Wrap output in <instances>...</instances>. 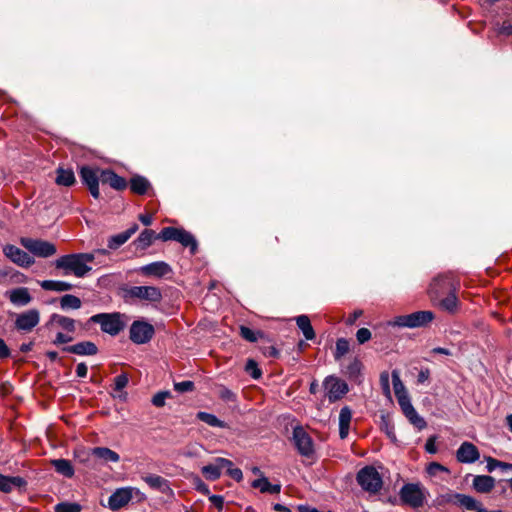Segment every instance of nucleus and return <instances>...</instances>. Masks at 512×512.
Instances as JSON below:
<instances>
[{
  "mask_svg": "<svg viewBox=\"0 0 512 512\" xmlns=\"http://www.w3.org/2000/svg\"><path fill=\"white\" fill-rule=\"evenodd\" d=\"M195 486H196V490L204 495H209L210 494V490H209V487L200 479V478H196L195 480Z\"/></svg>",
  "mask_w": 512,
  "mask_h": 512,
  "instance_id": "nucleus-58",
  "label": "nucleus"
},
{
  "mask_svg": "<svg viewBox=\"0 0 512 512\" xmlns=\"http://www.w3.org/2000/svg\"><path fill=\"white\" fill-rule=\"evenodd\" d=\"M500 465H501V461L497 460V459H494L492 457H488L487 458V470L489 472H492L494 471L496 468H500Z\"/></svg>",
  "mask_w": 512,
  "mask_h": 512,
  "instance_id": "nucleus-61",
  "label": "nucleus"
},
{
  "mask_svg": "<svg viewBox=\"0 0 512 512\" xmlns=\"http://www.w3.org/2000/svg\"><path fill=\"white\" fill-rule=\"evenodd\" d=\"M194 382L186 380L174 383V390L179 393L191 392L194 390Z\"/></svg>",
  "mask_w": 512,
  "mask_h": 512,
  "instance_id": "nucleus-49",
  "label": "nucleus"
},
{
  "mask_svg": "<svg viewBox=\"0 0 512 512\" xmlns=\"http://www.w3.org/2000/svg\"><path fill=\"white\" fill-rule=\"evenodd\" d=\"M362 314H363V311H362V310H355L352 314H350V315H349V317L347 318L346 323H347L348 325H353V324L356 322V320H357L360 316H362Z\"/></svg>",
  "mask_w": 512,
  "mask_h": 512,
  "instance_id": "nucleus-63",
  "label": "nucleus"
},
{
  "mask_svg": "<svg viewBox=\"0 0 512 512\" xmlns=\"http://www.w3.org/2000/svg\"><path fill=\"white\" fill-rule=\"evenodd\" d=\"M143 480L149 485L150 488L161 492L167 496H173V490L170 487L169 481L159 475L150 474L143 477Z\"/></svg>",
  "mask_w": 512,
  "mask_h": 512,
  "instance_id": "nucleus-20",
  "label": "nucleus"
},
{
  "mask_svg": "<svg viewBox=\"0 0 512 512\" xmlns=\"http://www.w3.org/2000/svg\"><path fill=\"white\" fill-rule=\"evenodd\" d=\"M20 244L33 255L41 258L51 257L57 251L53 243L41 239L22 237Z\"/></svg>",
  "mask_w": 512,
  "mask_h": 512,
  "instance_id": "nucleus-9",
  "label": "nucleus"
},
{
  "mask_svg": "<svg viewBox=\"0 0 512 512\" xmlns=\"http://www.w3.org/2000/svg\"><path fill=\"white\" fill-rule=\"evenodd\" d=\"M138 225L134 223L130 228H128L126 231L113 235L108 239V248L112 250H116L123 244H125L130 237L135 234L138 230Z\"/></svg>",
  "mask_w": 512,
  "mask_h": 512,
  "instance_id": "nucleus-26",
  "label": "nucleus"
},
{
  "mask_svg": "<svg viewBox=\"0 0 512 512\" xmlns=\"http://www.w3.org/2000/svg\"><path fill=\"white\" fill-rule=\"evenodd\" d=\"M92 455L99 459H102L104 462L116 463L120 460V456L118 453L106 447L93 448Z\"/></svg>",
  "mask_w": 512,
  "mask_h": 512,
  "instance_id": "nucleus-36",
  "label": "nucleus"
},
{
  "mask_svg": "<svg viewBox=\"0 0 512 512\" xmlns=\"http://www.w3.org/2000/svg\"><path fill=\"white\" fill-rule=\"evenodd\" d=\"M252 487L259 489L261 493L278 494L281 491L280 484H271L264 476L255 479L252 482Z\"/></svg>",
  "mask_w": 512,
  "mask_h": 512,
  "instance_id": "nucleus-30",
  "label": "nucleus"
},
{
  "mask_svg": "<svg viewBox=\"0 0 512 512\" xmlns=\"http://www.w3.org/2000/svg\"><path fill=\"white\" fill-rule=\"evenodd\" d=\"M293 440L299 453L303 456H310L313 451V442L308 433L300 426L293 430Z\"/></svg>",
  "mask_w": 512,
  "mask_h": 512,
  "instance_id": "nucleus-15",
  "label": "nucleus"
},
{
  "mask_svg": "<svg viewBox=\"0 0 512 512\" xmlns=\"http://www.w3.org/2000/svg\"><path fill=\"white\" fill-rule=\"evenodd\" d=\"M210 502L221 512L224 509V497L221 495H209Z\"/></svg>",
  "mask_w": 512,
  "mask_h": 512,
  "instance_id": "nucleus-54",
  "label": "nucleus"
},
{
  "mask_svg": "<svg viewBox=\"0 0 512 512\" xmlns=\"http://www.w3.org/2000/svg\"><path fill=\"white\" fill-rule=\"evenodd\" d=\"M219 397L226 402L236 401V394L224 386H221L219 389Z\"/></svg>",
  "mask_w": 512,
  "mask_h": 512,
  "instance_id": "nucleus-51",
  "label": "nucleus"
},
{
  "mask_svg": "<svg viewBox=\"0 0 512 512\" xmlns=\"http://www.w3.org/2000/svg\"><path fill=\"white\" fill-rule=\"evenodd\" d=\"M26 485V481L19 476L9 477L0 474V491L8 493L14 487H22Z\"/></svg>",
  "mask_w": 512,
  "mask_h": 512,
  "instance_id": "nucleus-31",
  "label": "nucleus"
},
{
  "mask_svg": "<svg viewBox=\"0 0 512 512\" xmlns=\"http://www.w3.org/2000/svg\"><path fill=\"white\" fill-rule=\"evenodd\" d=\"M348 373L351 377L358 376L360 374L361 370V363L358 360H354L349 366H348Z\"/></svg>",
  "mask_w": 512,
  "mask_h": 512,
  "instance_id": "nucleus-56",
  "label": "nucleus"
},
{
  "mask_svg": "<svg viewBox=\"0 0 512 512\" xmlns=\"http://www.w3.org/2000/svg\"><path fill=\"white\" fill-rule=\"evenodd\" d=\"M168 397H170V392L160 391L153 396L151 402L156 407H163L165 405V401Z\"/></svg>",
  "mask_w": 512,
  "mask_h": 512,
  "instance_id": "nucleus-48",
  "label": "nucleus"
},
{
  "mask_svg": "<svg viewBox=\"0 0 512 512\" xmlns=\"http://www.w3.org/2000/svg\"><path fill=\"white\" fill-rule=\"evenodd\" d=\"M429 493L421 483H406L399 491L401 503L413 509L424 506Z\"/></svg>",
  "mask_w": 512,
  "mask_h": 512,
  "instance_id": "nucleus-1",
  "label": "nucleus"
},
{
  "mask_svg": "<svg viewBox=\"0 0 512 512\" xmlns=\"http://www.w3.org/2000/svg\"><path fill=\"white\" fill-rule=\"evenodd\" d=\"M10 356V349L5 341L0 338V359H6Z\"/></svg>",
  "mask_w": 512,
  "mask_h": 512,
  "instance_id": "nucleus-60",
  "label": "nucleus"
},
{
  "mask_svg": "<svg viewBox=\"0 0 512 512\" xmlns=\"http://www.w3.org/2000/svg\"><path fill=\"white\" fill-rule=\"evenodd\" d=\"M150 187V182L143 176L137 175L130 180V189L135 194L144 195L148 192Z\"/></svg>",
  "mask_w": 512,
  "mask_h": 512,
  "instance_id": "nucleus-33",
  "label": "nucleus"
},
{
  "mask_svg": "<svg viewBox=\"0 0 512 512\" xmlns=\"http://www.w3.org/2000/svg\"><path fill=\"white\" fill-rule=\"evenodd\" d=\"M8 298L15 306H26L32 301L28 288L19 287L7 292Z\"/></svg>",
  "mask_w": 512,
  "mask_h": 512,
  "instance_id": "nucleus-25",
  "label": "nucleus"
},
{
  "mask_svg": "<svg viewBox=\"0 0 512 512\" xmlns=\"http://www.w3.org/2000/svg\"><path fill=\"white\" fill-rule=\"evenodd\" d=\"M130 340L135 344H145L154 335V327L145 321H134L130 326Z\"/></svg>",
  "mask_w": 512,
  "mask_h": 512,
  "instance_id": "nucleus-11",
  "label": "nucleus"
},
{
  "mask_svg": "<svg viewBox=\"0 0 512 512\" xmlns=\"http://www.w3.org/2000/svg\"><path fill=\"white\" fill-rule=\"evenodd\" d=\"M246 372L254 379L260 378L262 372L258 368L257 363L253 359H249L245 365Z\"/></svg>",
  "mask_w": 512,
  "mask_h": 512,
  "instance_id": "nucleus-47",
  "label": "nucleus"
},
{
  "mask_svg": "<svg viewBox=\"0 0 512 512\" xmlns=\"http://www.w3.org/2000/svg\"><path fill=\"white\" fill-rule=\"evenodd\" d=\"M480 452L471 442H463L456 451V459L460 463L471 464L479 460Z\"/></svg>",
  "mask_w": 512,
  "mask_h": 512,
  "instance_id": "nucleus-18",
  "label": "nucleus"
},
{
  "mask_svg": "<svg viewBox=\"0 0 512 512\" xmlns=\"http://www.w3.org/2000/svg\"><path fill=\"white\" fill-rule=\"evenodd\" d=\"M296 324L307 340L315 338V332L308 316L300 315L296 318Z\"/></svg>",
  "mask_w": 512,
  "mask_h": 512,
  "instance_id": "nucleus-39",
  "label": "nucleus"
},
{
  "mask_svg": "<svg viewBox=\"0 0 512 512\" xmlns=\"http://www.w3.org/2000/svg\"><path fill=\"white\" fill-rule=\"evenodd\" d=\"M64 351L80 356H92L97 354L98 348L91 341H83L63 348Z\"/></svg>",
  "mask_w": 512,
  "mask_h": 512,
  "instance_id": "nucleus-24",
  "label": "nucleus"
},
{
  "mask_svg": "<svg viewBox=\"0 0 512 512\" xmlns=\"http://www.w3.org/2000/svg\"><path fill=\"white\" fill-rule=\"evenodd\" d=\"M433 303L434 305L440 307L442 310L447 311L449 313L456 312L458 308V298L456 296V291H453L437 299V301Z\"/></svg>",
  "mask_w": 512,
  "mask_h": 512,
  "instance_id": "nucleus-29",
  "label": "nucleus"
},
{
  "mask_svg": "<svg viewBox=\"0 0 512 512\" xmlns=\"http://www.w3.org/2000/svg\"><path fill=\"white\" fill-rule=\"evenodd\" d=\"M40 322V312L29 309L16 315L15 328L22 332H31Z\"/></svg>",
  "mask_w": 512,
  "mask_h": 512,
  "instance_id": "nucleus-12",
  "label": "nucleus"
},
{
  "mask_svg": "<svg viewBox=\"0 0 512 512\" xmlns=\"http://www.w3.org/2000/svg\"><path fill=\"white\" fill-rule=\"evenodd\" d=\"M130 298H136L148 302H159L162 299L161 290L155 286H133L127 292Z\"/></svg>",
  "mask_w": 512,
  "mask_h": 512,
  "instance_id": "nucleus-13",
  "label": "nucleus"
},
{
  "mask_svg": "<svg viewBox=\"0 0 512 512\" xmlns=\"http://www.w3.org/2000/svg\"><path fill=\"white\" fill-rule=\"evenodd\" d=\"M90 322L99 324L104 333L116 336L124 330L126 317L119 312L99 313L90 317Z\"/></svg>",
  "mask_w": 512,
  "mask_h": 512,
  "instance_id": "nucleus-2",
  "label": "nucleus"
},
{
  "mask_svg": "<svg viewBox=\"0 0 512 512\" xmlns=\"http://www.w3.org/2000/svg\"><path fill=\"white\" fill-rule=\"evenodd\" d=\"M3 253L11 262L20 267L28 268L35 262L27 252L12 244H6L3 247Z\"/></svg>",
  "mask_w": 512,
  "mask_h": 512,
  "instance_id": "nucleus-14",
  "label": "nucleus"
},
{
  "mask_svg": "<svg viewBox=\"0 0 512 512\" xmlns=\"http://www.w3.org/2000/svg\"><path fill=\"white\" fill-rule=\"evenodd\" d=\"M425 449L430 454L436 453L437 450H436V446H435V438L434 437H431L427 440V442L425 444Z\"/></svg>",
  "mask_w": 512,
  "mask_h": 512,
  "instance_id": "nucleus-64",
  "label": "nucleus"
},
{
  "mask_svg": "<svg viewBox=\"0 0 512 512\" xmlns=\"http://www.w3.org/2000/svg\"><path fill=\"white\" fill-rule=\"evenodd\" d=\"M197 419L200 421L206 423L207 425L211 427H218V428H227V424L217 418L214 414L200 411L197 413Z\"/></svg>",
  "mask_w": 512,
  "mask_h": 512,
  "instance_id": "nucleus-42",
  "label": "nucleus"
},
{
  "mask_svg": "<svg viewBox=\"0 0 512 512\" xmlns=\"http://www.w3.org/2000/svg\"><path fill=\"white\" fill-rule=\"evenodd\" d=\"M323 386L330 402L340 400L348 392L347 383L333 375L325 378Z\"/></svg>",
  "mask_w": 512,
  "mask_h": 512,
  "instance_id": "nucleus-10",
  "label": "nucleus"
},
{
  "mask_svg": "<svg viewBox=\"0 0 512 512\" xmlns=\"http://www.w3.org/2000/svg\"><path fill=\"white\" fill-rule=\"evenodd\" d=\"M51 463L59 474L68 478H71L74 475V468L69 460L55 459L52 460Z\"/></svg>",
  "mask_w": 512,
  "mask_h": 512,
  "instance_id": "nucleus-40",
  "label": "nucleus"
},
{
  "mask_svg": "<svg viewBox=\"0 0 512 512\" xmlns=\"http://www.w3.org/2000/svg\"><path fill=\"white\" fill-rule=\"evenodd\" d=\"M399 406L403 414L409 420V422L413 424L416 428L422 430L426 427V421L424 420V418L419 416V414L413 407L410 399L403 398L402 401L400 400Z\"/></svg>",
  "mask_w": 512,
  "mask_h": 512,
  "instance_id": "nucleus-19",
  "label": "nucleus"
},
{
  "mask_svg": "<svg viewBox=\"0 0 512 512\" xmlns=\"http://www.w3.org/2000/svg\"><path fill=\"white\" fill-rule=\"evenodd\" d=\"M102 184H108L111 188L122 191L127 187L125 178L117 175L112 170H103L100 174Z\"/></svg>",
  "mask_w": 512,
  "mask_h": 512,
  "instance_id": "nucleus-22",
  "label": "nucleus"
},
{
  "mask_svg": "<svg viewBox=\"0 0 512 512\" xmlns=\"http://www.w3.org/2000/svg\"><path fill=\"white\" fill-rule=\"evenodd\" d=\"M392 383H393V389L395 396L397 398L398 404L400 403V400L402 401L403 398L410 399L404 384L402 383L399 372L394 370L392 371Z\"/></svg>",
  "mask_w": 512,
  "mask_h": 512,
  "instance_id": "nucleus-38",
  "label": "nucleus"
},
{
  "mask_svg": "<svg viewBox=\"0 0 512 512\" xmlns=\"http://www.w3.org/2000/svg\"><path fill=\"white\" fill-rule=\"evenodd\" d=\"M81 505L75 502H61L55 506V512H80Z\"/></svg>",
  "mask_w": 512,
  "mask_h": 512,
  "instance_id": "nucleus-46",
  "label": "nucleus"
},
{
  "mask_svg": "<svg viewBox=\"0 0 512 512\" xmlns=\"http://www.w3.org/2000/svg\"><path fill=\"white\" fill-rule=\"evenodd\" d=\"M225 468L227 469V473L231 478H233L234 480H236L238 482L242 480L243 474L239 468H233L232 466L225 467Z\"/></svg>",
  "mask_w": 512,
  "mask_h": 512,
  "instance_id": "nucleus-57",
  "label": "nucleus"
},
{
  "mask_svg": "<svg viewBox=\"0 0 512 512\" xmlns=\"http://www.w3.org/2000/svg\"><path fill=\"white\" fill-rule=\"evenodd\" d=\"M371 332L367 328H360L356 333V338L359 344H364L371 339Z\"/></svg>",
  "mask_w": 512,
  "mask_h": 512,
  "instance_id": "nucleus-52",
  "label": "nucleus"
},
{
  "mask_svg": "<svg viewBox=\"0 0 512 512\" xmlns=\"http://www.w3.org/2000/svg\"><path fill=\"white\" fill-rule=\"evenodd\" d=\"M433 319V312L417 311L408 315L397 316L389 324L394 327L417 328L427 325Z\"/></svg>",
  "mask_w": 512,
  "mask_h": 512,
  "instance_id": "nucleus-6",
  "label": "nucleus"
},
{
  "mask_svg": "<svg viewBox=\"0 0 512 512\" xmlns=\"http://www.w3.org/2000/svg\"><path fill=\"white\" fill-rule=\"evenodd\" d=\"M358 485L371 495L378 494L383 487V479L374 466L361 468L356 475Z\"/></svg>",
  "mask_w": 512,
  "mask_h": 512,
  "instance_id": "nucleus-3",
  "label": "nucleus"
},
{
  "mask_svg": "<svg viewBox=\"0 0 512 512\" xmlns=\"http://www.w3.org/2000/svg\"><path fill=\"white\" fill-rule=\"evenodd\" d=\"M48 325L56 326L71 334L76 331V321L74 319L57 313L50 316Z\"/></svg>",
  "mask_w": 512,
  "mask_h": 512,
  "instance_id": "nucleus-23",
  "label": "nucleus"
},
{
  "mask_svg": "<svg viewBox=\"0 0 512 512\" xmlns=\"http://www.w3.org/2000/svg\"><path fill=\"white\" fill-rule=\"evenodd\" d=\"M427 472L431 476H436L439 472H448V469L437 462H432L428 465Z\"/></svg>",
  "mask_w": 512,
  "mask_h": 512,
  "instance_id": "nucleus-53",
  "label": "nucleus"
},
{
  "mask_svg": "<svg viewBox=\"0 0 512 512\" xmlns=\"http://www.w3.org/2000/svg\"><path fill=\"white\" fill-rule=\"evenodd\" d=\"M172 271L169 264L164 261L152 262L140 268V272L146 276L161 278Z\"/></svg>",
  "mask_w": 512,
  "mask_h": 512,
  "instance_id": "nucleus-21",
  "label": "nucleus"
},
{
  "mask_svg": "<svg viewBox=\"0 0 512 512\" xmlns=\"http://www.w3.org/2000/svg\"><path fill=\"white\" fill-rule=\"evenodd\" d=\"M79 258L85 263V265H88V263L93 262L95 260L96 253L92 251L91 253H78Z\"/></svg>",
  "mask_w": 512,
  "mask_h": 512,
  "instance_id": "nucleus-59",
  "label": "nucleus"
},
{
  "mask_svg": "<svg viewBox=\"0 0 512 512\" xmlns=\"http://www.w3.org/2000/svg\"><path fill=\"white\" fill-rule=\"evenodd\" d=\"M75 175L71 169H64L59 167L56 170V179L55 182L61 186H72L75 183Z\"/></svg>",
  "mask_w": 512,
  "mask_h": 512,
  "instance_id": "nucleus-35",
  "label": "nucleus"
},
{
  "mask_svg": "<svg viewBox=\"0 0 512 512\" xmlns=\"http://www.w3.org/2000/svg\"><path fill=\"white\" fill-rule=\"evenodd\" d=\"M128 381V376L125 373L116 376L114 379V390L122 391L127 386Z\"/></svg>",
  "mask_w": 512,
  "mask_h": 512,
  "instance_id": "nucleus-50",
  "label": "nucleus"
},
{
  "mask_svg": "<svg viewBox=\"0 0 512 512\" xmlns=\"http://www.w3.org/2000/svg\"><path fill=\"white\" fill-rule=\"evenodd\" d=\"M88 368L85 363H79L76 367V374L80 378H84L87 376Z\"/></svg>",
  "mask_w": 512,
  "mask_h": 512,
  "instance_id": "nucleus-62",
  "label": "nucleus"
},
{
  "mask_svg": "<svg viewBox=\"0 0 512 512\" xmlns=\"http://www.w3.org/2000/svg\"><path fill=\"white\" fill-rule=\"evenodd\" d=\"M56 268L64 269L66 274L73 273L76 277H84L92 268L79 258L78 254L64 255L55 261Z\"/></svg>",
  "mask_w": 512,
  "mask_h": 512,
  "instance_id": "nucleus-7",
  "label": "nucleus"
},
{
  "mask_svg": "<svg viewBox=\"0 0 512 512\" xmlns=\"http://www.w3.org/2000/svg\"><path fill=\"white\" fill-rule=\"evenodd\" d=\"M472 487L479 493H489L495 487V479L489 475H477L473 478Z\"/></svg>",
  "mask_w": 512,
  "mask_h": 512,
  "instance_id": "nucleus-27",
  "label": "nucleus"
},
{
  "mask_svg": "<svg viewBox=\"0 0 512 512\" xmlns=\"http://www.w3.org/2000/svg\"><path fill=\"white\" fill-rule=\"evenodd\" d=\"M82 301L79 297L72 294H65L60 298V307L62 310H77L81 308Z\"/></svg>",
  "mask_w": 512,
  "mask_h": 512,
  "instance_id": "nucleus-41",
  "label": "nucleus"
},
{
  "mask_svg": "<svg viewBox=\"0 0 512 512\" xmlns=\"http://www.w3.org/2000/svg\"><path fill=\"white\" fill-rule=\"evenodd\" d=\"M155 239H158L157 234L151 229H145L139 234L137 239L134 241V244L137 249L146 250L152 245Z\"/></svg>",
  "mask_w": 512,
  "mask_h": 512,
  "instance_id": "nucleus-32",
  "label": "nucleus"
},
{
  "mask_svg": "<svg viewBox=\"0 0 512 512\" xmlns=\"http://www.w3.org/2000/svg\"><path fill=\"white\" fill-rule=\"evenodd\" d=\"M351 420L352 411L348 406H344L339 413V436L341 439H345L348 436Z\"/></svg>",
  "mask_w": 512,
  "mask_h": 512,
  "instance_id": "nucleus-28",
  "label": "nucleus"
},
{
  "mask_svg": "<svg viewBox=\"0 0 512 512\" xmlns=\"http://www.w3.org/2000/svg\"><path fill=\"white\" fill-rule=\"evenodd\" d=\"M80 178L82 182L88 187L91 195L98 199L100 196L99 192V181L100 176L97 174V171L89 166H83L80 169Z\"/></svg>",
  "mask_w": 512,
  "mask_h": 512,
  "instance_id": "nucleus-16",
  "label": "nucleus"
},
{
  "mask_svg": "<svg viewBox=\"0 0 512 512\" xmlns=\"http://www.w3.org/2000/svg\"><path fill=\"white\" fill-rule=\"evenodd\" d=\"M233 466V463L231 460L218 457L215 459V462L213 464L205 465L201 468V472L203 476L209 480V481H215L220 478L222 474V470L225 469V467Z\"/></svg>",
  "mask_w": 512,
  "mask_h": 512,
  "instance_id": "nucleus-17",
  "label": "nucleus"
},
{
  "mask_svg": "<svg viewBox=\"0 0 512 512\" xmlns=\"http://www.w3.org/2000/svg\"><path fill=\"white\" fill-rule=\"evenodd\" d=\"M349 351V341L345 338H339L336 342V349L334 353V357L336 360H339Z\"/></svg>",
  "mask_w": 512,
  "mask_h": 512,
  "instance_id": "nucleus-45",
  "label": "nucleus"
},
{
  "mask_svg": "<svg viewBox=\"0 0 512 512\" xmlns=\"http://www.w3.org/2000/svg\"><path fill=\"white\" fill-rule=\"evenodd\" d=\"M176 242H179L184 247H189L191 254H195L197 251L198 244L195 237L182 228L179 230Z\"/></svg>",
  "mask_w": 512,
  "mask_h": 512,
  "instance_id": "nucleus-34",
  "label": "nucleus"
},
{
  "mask_svg": "<svg viewBox=\"0 0 512 512\" xmlns=\"http://www.w3.org/2000/svg\"><path fill=\"white\" fill-rule=\"evenodd\" d=\"M240 335L246 341L254 343L260 337H262L263 334L260 331H255V330L250 329L249 327L241 326L240 327Z\"/></svg>",
  "mask_w": 512,
  "mask_h": 512,
  "instance_id": "nucleus-43",
  "label": "nucleus"
},
{
  "mask_svg": "<svg viewBox=\"0 0 512 512\" xmlns=\"http://www.w3.org/2000/svg\"><path fill=\"white\" fill-rule=\"evenodd\" d=\"M133 498L141 502L146 499V496L136 487L118 488L108 498V507L112 511H117L125 507Z\"/></svg>",
  "mask_w": 512,
  "mask_h": 512,
  "instance_id": "nucleus-4",
  "label": "nucleus"
},
{
  "mask_svg": "<svg viewBox=\"0 0 512 512\" xmlns=\"http://www.w3.org/2000/svg\"><path fill=\"white\" fill-rule=\"evenodd\" d=\"M442 501L446 503H452L464 508L467 511L474 512H501V510H487L482 507V504L475 498L461 494V493H448L441 496Z\"/></svg>",
  "mask_w": 512,
  "mask_h": 512,
  "instance_id": "nucleus-8",
  "label": "nucleus"
},
{
  "mask_svg": "<svg viewBox=\"0 0 512 512\" xmlns=\"http://www.w3.org/2000/svg\"><path fill=\"white\" fill-rule=\"evenodd\" d=\"M459 283L451 274L439 275L433 279L430 283L428 294L432 302H436L437 299L453 292L457 291Z\"/></svg>",
  "mask_w": 512,
  "mask_h": 512,
  "instance_id": "nucleus-5",
  "label": "nucleus"
},
{
  "mask_svg": "<svg viewBox=\"0 0 512 512\" xmlns=\"http://www.w3.org/2000/svg\"><path fill=\"white\" fill-rule=\"evenodd\" d=\"M179 230L180 228L165 227L157 234V238L162 241H176Z\"/></svg>",
  "mask_w": 512,
  "mask_h": 512,
  "instance_id": "nucleus-44",
  "label": "nucleus"
},
{
  "mask_svg": "<svg viewBox=\"0 0 512 512\" xmlns=\"http://www.w3.org/2000/svg\"><path fill=\"white\" fill-rule=\"evenodd\" d=\"M72 340H73V336H71L69 334L62 333V332H58L56 334L55 339L53 340V344H55V345L66 344V343L71 342Z\"/></svg>",
  "mask_w": 512,
  "mask_h": 512,
  "instance_id": "nucleus-55",
  "label": "nucleus"
},
{
  "mask_svg": "<svg viewBox=\"0 0 512 512\" xmlns=\"http://www.w3.org/2000/svg\"><path fill=\"white\" fill-rule=\"evenodd\" d=\"M40 286L46 291L65 292L73 288V285L65 281L44 280Z\"/></svg>",
  "mask_w": 512,
  "mask_h": 512,
  "instance_id": "nucleus-37",
  "label": "nucleus"
}]
</instances>
